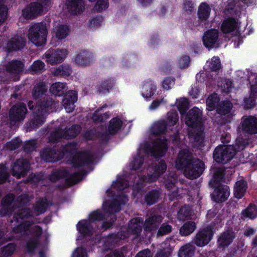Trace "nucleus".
Returning a JSON list of instances; mask_svg holds the SVG:
<instances>
[{"instance_id": "58", "label": "nucleus", "mask_w": 257, "mask_h": 257, "mask_svg": "<svg viewBox=\"0 0 257 257\" xmlns=\"http://www.w3.org/2000/svg\"><path fill=\"white\" fill-rule=\"evenodd\" d=\"M247 145L248 142L246 140L242 137H238L236 139L233 146L235 147L236 152L237 153L243 150Z\"/></svg>"}, {"instance_id": "8", "label": "nucleus", "mask_w": 257, "mask_h": 257, "mask_svg": "<svg viewBox=\"0 0 257 257\" xmlns=\"http://www.w3.org/2000/svg\"><path fill=\"white\" fill-rule=\"evenodd\" d=\"M184 115V121L187 126L197 130L202 128V112L198 107H193Z\"/></svg>"}, {"instance_id": "52", "label": "nucleus", "mask_w": 257, "mask_h": 257, "mask_svg": "<svg viewBox=\"0 0 257 257\" xmlns=\"http://www.w3.org/2000/svg\"><path fill=\"white\" fill-rule=\"evenodd\" d=\"M179 116L177 112L174 110H171L167 113L168 126H174L178 121Z\"/></svg>"}, {"instance_id": "33", "label": "nucleus", "mask_w": 257, "mask_h": 257, "mask_svg": "<svg viewBox=\"0 0 257 257\" xmlns=\"http://www.w3.org/2000/svg\"><path fill=\"white\" fill-rule=\"evenodd\" d=\"M66 83L61 82H55L52 84L49 89L51 93L55 96H63L67 90Z\"/></svg>"}, {"instance_id": "60", "label": "nucleus", "mask_w": 257, "mask_h": 257, "mask_svg": "<svg viewBox=\"0 0 257 257\" xmlns=\"http://www.w3.org/2000/svg\"><path fill=\"white\" fill-rule=\"evenodd\" d=\"M232 119V116L230 114L227 115V116H221L219 120L220 127H223L226 131L230 130L229 123L231 122ZM220 130H221V128H220Z\"/></svg>"}, {"instance_id": "11", "label": "nucleus", "mask_w": 257, "mask_h": 257, "mask_svg": "<svg viewBox=\"0 0 257 257\" xmlns=\"http://www.w3.org/2000/svg\"><path fill=\"white\" fill-rule=\"evenodd\" d=\"M27 112L26 105L19 103L13 106L9 112V119L11 123H15L23 120Z\"/></svg>"}, {"instance_id": "18", "label": "nucleus", "mask_w": 257, "mask_h": 257, "mask_svg": "<svg viewBox=\"0 0 257 257\" xmlns=\"http://www.w3.org/2000/svg\"><path fill=\"white\" fill-rule=\"evenodd\" d=\"M127 201V197L125 195H122L118 197L112 202H110L109 201H105L103 206L104 210L110 213L118 212L120 209V205L124 204Z\"/></svg>"}, {"instance_id": "55", "label": "nucleus", "mask_w": 257, "mask_h": 257, "mask_svg": "<svg viewBox=\"0 0 257 257\" xmlns=\"http://www.w3.org/2000/svg\"><path fill=\"white\" fill-rule=\"evenodd\" d=\"M90 2H94L96 0H89ZM109 6L108 0H97L95 5V10L98 12H101L108 8Z\"/></svg>"}, {"instance_id": "3", "label": "nucleus", "mask_w": 257, "mask_h": 257, "mask_svg": "<svg viewBox=\"0 0 257 257\" xmlns=\"http://www.w3.org/2000/svg\"><path fill=\"white\" fill-rule=\"evenodd\" d=\"M47 34L46 24L42 22L36 23L29 28L28 38L35 46H42L46 44Z\"/></svg>"}, {"instance_id": "6", "label": "nucleus", "mask_w": 257, "mask_h": 257, "mask_svg": "<svg viewBox=\"0 0 257 257\" xmlns=\"http://www.w3.org/2000/svg\"><path fill=\"white\" fill-rule=\"evenodd\" d=\"M51 0H38L28 4L22 10V15L27 20H33L41 16L44 9H47Z\"/></svg>"}, {"instance_id": "7", "label": "nucleus", "mask_w": 257, "mask_h": 257, "mask_svg": "<svg viewBox=\"0 0 257 257\" xmlns=\"http://www.w3.org/2000/svg\"><path fill=\"white\" fill-rule=\"evenodd\" d=\"M86 174L83 169L70 175L66 170H55L50 176V180L55 182L61 178H66V183L68 186H72L81 181Z\"/></svg>"}, {"instance_id": "23", "label": "nucleus", "mask_w": 257, "mask_h": 257, "mask_svg": "<svg viewBox=\"0 0 257 257\" xmlns=\"http://www.w3.org/2000/svg\"><path fill=\"white\" fill-rule=\"evenodd\" d=\"M236 236L232 229H227L222 233L218 237L217 242L219 247L224 248L230 244Z\"/></svg>"}, {"instance_id": "46", "label": "nucleus", "mask_w": 257, "mask_h": 257, "mask_svg": "<svg viewBox=\"0 0 257 257\" xmlns=\"http://www.w3.org/2000/svg\"><path fill=\"white\" fill-rule=\"evenodd\" d=\"M196 228V224L194 221H187L180 228V233L182 235L187 236L193 232Z\"/></svg>"}, {"instance_id": "4", "label": "nucleus", "mask_w": 257, "mask_h": 257, "mask_svg": "<svg viewBox=\"0 0 257 257\" xmlns=\"http://www.w3.org/2000/svg\"><path fill=\"white\" fill-rule=\"evenodd\" d=\"M175 167L183 170L186 177L191 179L199 177L205 169L203 162H175Z\"/></svg>"}, {"instance_id": "48", "label": "nucleus", "mask_w": 257, "mask_h": 257, "mask_svg": "<svg viewBox=\"0 0 257 257\" xmlns=\"http://www.w3.org/2000/svg\"><path fill=\"white\" fill-rule=\"evenodd\" d=\"M69 28L66 25H60L56 30L55 36L59 40L65 39L69 34Z\"/></svg>"}, {"instance_id": "57", "label": "nucleus", "mask_w": 257, "mask_h": 257, "mask_svg": "<svg viewBox=\"0 0 257 257\" xmlns=\"http://www.w3.org/2000/svg\"><path fill=\"white\" fill-rule=\"evenodd\" d=\"M6 0H0V25L7 19L8 9L4 3Z\"/></svg>"}, {"instance_id": "64", "label": "nucleus", "mask_w": 257, "mask_h": 257, "mask_svg": "<svg viewBox=\"0 0 257 257\" xmlns=\"http://www.w3.org/2000/svg\"><path fill=\"white\" fill-rule=\"evenodd\" d=\"M103 20V17L101 15H98L89 20V27L91 29L99 27Z\"/></svg>"}, {"instance_id": "45", "label": "nucleus", "mask_w": 257, "mask_h": 257, "mask_svg": "<svg viewBox=\"0 0 257 257\" xmlns=\"http://www.w3.org/2000/svg\"><path fill=\"white\" fill-rule=\"evenodd\" d=\"M71 73L72 69L70 65L62 64L54 70V75L56 76H60L66 77L70 75Z\"/></svg>"}, {"instance_id": "61", "label": "nucleus", "mask_w": 257, "mask_h": 257, "mask_svg": "<svg viewBox=\"0 0 257 257\" xmlns=\"http://www.w3.org/2000/svg\"><path fill=\"white\" fill-rule=\"evenodd\" d=\"M190 136L192 135L189 134ZM193 136V135H192ZM194 145L197 147H199L202 145L204 140L203 132L202 131H198L193 135Z\"/></svg>"}, {"instance_id": "39", "label": "nucleus", "mask_w": 257, "mask_h": 257, "mask_svg": "<svg viewBox=\"0 0 257 257\" xmlns=\"http://www.w3.org/2000/svg\"><path fill=\"white\" fill-rule=\"evenodd\" d=\"M81 127L79 124H73L68 128L64 131V139H72L75 138L80 133Z\"/></svg>"}, {"instance_id": "54", "label": "nucleus", "mask_w": 257, "mask_h": 257, "mask_svg": "<svg viewBox=\"0 0 257 257\" xmlns=\"http://www.w3.org/2000/svg\"><path fill=\"white\" fill-rule=\"evenodd\" d=\"M47 207V203L46 199H41L36 204L35 210L36 211V214L39 215L44 213Z\"/></svg>"}, {"instance_id": "19", "label": "nucleus", "mask_w": 257, "mask_h": 257, "mask_svg": "<svg viewBox=\"0 0 257 257\" xmlns=\"http://www.w3.org/2000/svg\"><path fill=\"white\" fill-rule=\"evenodd\" d=\"M122 125V121L120 118L118 117L112 118L109 121L107 132L103 133L102 138L106 141H108L109 139V135L111 136L116 135L121 129Z\"/></svg>"}, {"instance_id": "28", "label": "nucleus", "mask_w": 257, "mask_h": 257, "mask_svg": "<svg viewBox=\"0 0 257 257\" xmlns=\"http://www.w3.org/2000/svg\"><path fill=\"white\" fill-rule=\"evenodd\" d=\"M168 123L165 120L158 121L151 127V134L156 136L160 137L166 134Z\"/></svg>"}, {"instance_id": "62", "label": "nucleus", "mask_w": 257, "mask_h": 257, "mask_svg": "<svg viewBox=\"0 0 257 257\" xmlns=\"http://www.w3.org/2000/svg\"><path fill=\"white\" fill-rule=\"evenodd\" d=\"M101 108L99 109H98L93 114V119L94 121L97 122H103L105 119H106L109 115L107 112H105L103 114H99L98 112L100 110H101Z\"/></svg>"}, {"instance_id": "9", "label": "nucleus", "mask_w": 257, "mask_h": 257, "mask_svg": "<svg viewBox=\"0 0 257 257\" xmlns=\"http://www.w3.org/2000/svg\"><path fill=\"white\" fill-rule=\"evenodd\" d=\"M237 154L233 145H219L214 150V161H231Z\"/></svg>"}, {"instance_id": "26", "label": "nucleus", "mask_w": 257, "mask_h": 257, "mask_svg": "<svg viewBox=\"0 0 257 257\" xmlns=\"http://www.w3.org/2000/svg\"><path fill=\"white\" fill-rule=\"evenodd\" d=\"M40 157L42 161H61L62 157L58 154V152L54 148L46 147L40 152Z\"/></svg>"}, {"instance_id": "16", "label": "nucleus", "mask_w": 257, "mask_h": 257, "mask_svg": "<svg viewBox=\"0 0 257 257\" xmlns=\"http://www.w3.org/2000/svg\"><path fill=\"white\" fill-rule=\"evenodd\" d=\"M218 30L212 29L206 31L202 37V42L204 46L208 49L214 47H217L215 45L218 39Z\"/></svg>"}, {"instance_id": "49", "label": "nucleus", "mask_w": 257, "mask_h": 257, "mask_svg": "<svg viewBox=\"0 0 257 257\" xmlns=\"http://www.w3.org/2000/svg\"><path fill=\"white\" fill-rule=\"evenodd\" d=\"M257 216V209L255 205H250L242 212V218H253Z\"/></svg>"}, {"instance_id": "27", "label": "nucleus", "mask_w": 257, "mask_h": 257, "mask_svg": "<svg viewBox=\"0 0 257 257\" xmlns=\"http://www.w3.org/2000/svg\"><path fill=\"white\" fill-rule=\"evenodd\" d=\"M143 220L141 218H133L130 221L127 232L130 235H134L135 237L141 235L142 232V225Z\"/></svg>"}, {"instance_id": "37", "label": "nucleus", "mask_w": 257, "mask_h": 257, "mask_svg": "<svg viewBox=\"0 0 257 257\" xmlns=\"http://www.w3.org/2000/svg\"><path fill=\"white\" fill-rule=\"evenodd\" d=\"M40 244L38 238H29L25 244L26 252L28 254H34Z\"/></svg>"}, {"instance_id": "22", "label": "nucleus", "mask_w": 257, "mask_h": 257, "mask_svg": "<svg viewBox=\"0 0 257 257\" xmlns=\"http://www.w3.org/2000/svg\"><path fill=\"white\" fill-rule=\"evenodd\" d=\"M66 5L68 12L72 15L81 14L85 9L83 0H66Z\"/></svg>"}, {"instance_id": "53", "label": "nucleus", "mask_w": 257, "mask_h": 257, "mask_svg": "<svg viewBox=\"0 0 257 257\" xmlns=\"http://www.w3.org/2000/svg\"><path fill=\"white\" fill-rule=\"evenodd\" d=\"M37 147L36 141L35 140H30L25 142L23 148L24 152L28 154L35 151Z\"/></svg>"}, {"instance_id": "30", "label": "nucleus", "mask_w": 257, "mask_h": 257, "mask_svg": "<svg viewBox=\"0 0 257 257\" xmlns=\"http://www.w3.org/2000/svg\"><path fill=\"white\" fill-rule=\"evenodd\" d=\"M156 90L157 87L154 82L151 80H148L144 82L142 95L146 99L150 98L154 95Z\"/></svg>"}, {"instance_id": "14", "label": "nucleus", "mask_w": 257, "mask_h": 257, "mask_svg": "<svg viewBox=\"0 0 257 257\" xmlns=\"http://www.w3.org/2000/svg\"><path fill=\"white\" fill-rule=\"evenodd\" d=\"M241 130L245 134L252 135L257 134V118L249 115L242 120Z\"/></svg>"}, {"instance_id": "35", "label": "nucleus", "mask_w": 257, "mask_h": 257, "mask_svg": "<svg viewBox=\"0 0 257 257\" xmlns=\"http://www.w3.org/2000/svg\"><path fill=\"white\" fill-rule=\"evenodd\" d=\"M211 8L206 2H202L198 8V16L201 21H207L210 15Z\"/></svg>"}, {"instance_id": "63", "label": "nucleus", "mask_w": 257, "mask_h": 257, "mask_svg": "<svg viewBox=\"0 0 257 257\" xmlns=\"http://www.w3.org/2000/svg\"><path fill=\"white\" fill-rule=\"evenodd\" d=\"M159 197V193L157 191H153L149 193L146 197V201L148 204L152 205L155 203Z\"/></svg>"}, {"instance_id": "29", "label": "nucleus", "mask_w": 257, "mask_h": 257, "mask_svg": "<svg viewBox=\"0 0 257 257\" xmlns=\"http://www.w3.org/2000/svg\"><path fill=\"white\" fill-rule=\"evenodd\" d=\"M237 22L235 18L228 17L222 22L220 29L224 34H229L235 31L237 27Z\"/></svg>"}, {"instance_id": "1", "label": "nucleus", "mask_w": 257, "mask_h": 257, "mask_svg": "<svg viewBox=\"0 0 257 257\" xmlns=\"http://www.w3.org/2000/svg\"><path fill=\"white\" fill-rule=\"evenodd\" d=\"M47 91V87L44 82L37 83L33 89V97L38 101L35 104L31 101L28 103L29 109L33 110V117L26 124L27 132L42 126L45 122L46 114L55 110L56 103L52 98L45 95Z\"/></svg>"}, {"instance_id": "31", "label": "nucleus", "mask_w": 257, "mask_h": 257, "mask_svg": "<svg viewBox=\"0 0 257 257\" xmlns=\"http://www.w3.org/2000/svg\"><path fill=\"white\" fill-rule=\"evenodd\" d=\"M91 58V54L87 51L78 53L75 57V63L81 66L86 67L89 65Z\"/></svg>"}, {"instance_id": "25", "label": "nucleus", "mask_w": 257, "mask_h": 257, "mask_svg": "<svg viewBox=\"0 0 257 257\" xmlns=\"http://www.w3.org/2000/svg\"><path fill=\"white\" fill-rule=\"evenodd\" d=\"M166 165L165 162H155L152 164V168L154 171V174L151 175L148 178L146 177L145 181L152 182L156 181L158 176L163 174L166 170Z\"/></svg>"}, {"instance_id": "40", "label": "nucleus", "mask_w": 257, "mask_h": 257, "mask_svg": "<svg viewBox=\"0 0 257 257\" xmlns=\"http://www.w3.org/2000/svg\"><path fill=\"white\" fill-rule=\"evenodd\" d=\"M33 214L29 208H20L13 217L14 221L17 222L21 221V220L28 218L30 216H33Z\"/></svg>"}, {"instance_id": "38", "label": "nucleus", "mask_w": 257, "mask_h": 257, "mask_svg": "<svg viewBox=\"0 0 257 257\" xmlns=\"http://www.w3.org/2000/svg\"><path fill=\"white\" fill-rule=\"evenodd\" d=\"M233 107V104L229 100L221 101L217 107V112L222 115L226 116L225 115L230 113Z\"/></svg>"}, {"instance_id": "59", "label": "nucleus", "mask_w": 257, "mask_h": 257, "mask_svg": "<svg viewBox=\"0 0 257 257\" xmlns=\"http://www.w3.org/2000/svg\"><path fill=\"white\" fill-rule=\"evenodd\" d=\"M209 67L211 71L217 72L221 68L220 59L217 56H214L209 64Z\"/></svg>"}, {"instance_id": "12", "label": "nucleus", "mask_w": 257, "mask_h": 257, "mask_svg": "<svg viewBox=\"0 0 257 257\" xmlns=\"http://www.w3.org/2000/svg\"><path fill=\"white\" fill-rule=\"evenodd\" d=\"M68 52L66 49H49L45 54L46 61L51 65L60 63L64 60Z\"/></svg>"}, {"instance_id": "41", "label": "nucleus", "mask_w": 257, "mask_h": 257, "mask_svg": "<svg viewBox=\"0 0 257 257\" xmlns=\"http://www.w3.org/2000/svg\"><path fill=\"white\" fill-rule=\"evenodd\" d=\"M246 190V183L243 180L237 181L234 187V195L236 198H241Z\"/></svg>"}, {"instance_id": "34", "label": "nucleus", "mask_w": 257, "mask_h": 257, "mask_svg": "<svg viewBox=\"0 0 257 257\" xmlns=\"http://www.w3.org/2000/svg\"><path fill=\"white\" fill-rule=\"evenodd\" d=\"M115 83V80L112 78H108L102 81L98 86L97 91L100 94H104L110 91Z\"/></svg>"}, {"instance_id": "24", "label": "nucleus", "mask_w": 257, "mask_h": 257, "mask_svg": "<svg viewBox=\"0 0 257 257\" xmlns=\"http://www.w3.org/2000/svg\"><path fill=\"white\" fill-rule=\"evenodd\" d=\"M162 219L161 215L157 214L147 216L144 223V230L149 231L156 230L162 222Z\"/></svg>"}, {"instance_id": "56", "label": "nucleus", "mask_w": 257, "mask_h": 257, "mask_svg": "<svg viewBox=\"0 0 257 257\" xmlns=\"http://www.w3.org/2000/svg\"><path fill=\"white\" fill-rule=\"evenodd\" d=\"M188 100L185 98L181 99L178 103L177 106L178 109L182 117L184 114L187 113V111L188 109Z\"/></svg>"}, {"instance_id": "17", "label": "nucleus", "mask_w": 257, "mask_h": 257, "mask_svg": "<svg viewBox=\"0 0 257 257\" xmlns=\"http://www.w3.org/2000/svg\"><path fill=\"white\" fill-rule=\"evenodd\" d=\"M16 206L19 207L17 199L14 200V197L13 194H8L3 199V208L0 209V214L1 215H6L11 213L12 211L15 210Z\"/></svg>"}, {"instance_id": "15", "label": "nucleus", "mask_w": 257, "mask_h": 257, "mask_svg": "<svg viewBox=\"0 0 257 257\" xmlns=\"http://www.w3.org/2000/svg\"><path fill=\"white\" fill-rule=\"evenodd\" d=\"M26 41L25 38L16 36L11 38L7 42L6 51L10 53L21 50L25 46Z\"/></svg>"}, {"instance_id": "42", "label": "nucleus", "mask_w": 257, "mask_h": 257, "mask_svg": "<svg viewBox=\"0 0 257 257\" xmlns=\"http://www.w3.org/2000/svg\"><path fill=\"white\" fill-rule=\"evenodd\" d=\"M175 161H195L192 153L189 149H181L178 154V158ZM195 161H201L197 158Z\"/></svg>"}, {"instance_id": "5", "label": "nucleus", "mask_w": 257, "mask_h": 257, "mask_svg": "<svg viewBox=\"0 0 257 257\" xmlns=\"http://www.w3.org/2000/svg\"><path fill=\"white\" fill-rule=\"evenodd\" d=\"M167 140L166 137L158 138L153 143V146L148 143L145 144L144 152L146 155L159 159L166 153L167 149Z\"/></svg>"}, {"instance_id": "47", "label": "nucleus", "mask_w": 257, "mask_h": 257, "mask_svg": "<svg viewBox=\"0 0 257 257\" xmlns=\"http://www.w3.org/2000/svg\"><path fill=\"white\" fill-rule=\"evenodd\" d=\"M34 223V222L33 221H25L18 225L17 226L14 227L13 231L14 232L19 233L22 235H25L29 227Z\"/></svg>"}, {"instance_id": "13", "label": "nucleus", "mask_w": 257, "mask_h": 257, "mask_svg": "<svg viewBox=\"0 0 257 257\" xmlns=\"http://www.w3.org/2000/svg\"><path fill=\"white\" fill-rule=\"evenodd\" d=\"M213 235L212 229L207 226L200 229L193 238L194 243L198 246H203L207 244L211 240Z\"/></svg>"}, {"instance_id": "20", "label": "nucleus", "mask_w": 257, "mask_h": 257, "mask_svg": "<svg viewBox=\"0 0 257 257\" xmlns=\"http://www.w3.org/2000/svg\"><path fill=\"white\" fill-rule=\"evenodd\" d=\"M77 100V92L75 90H69L63 95L62 104L68 112H72L75 108V103Z\"/></svg>"}, {"instance_id": "51", "label": "nucleus", "mask_w": 257, "mask_h": 257, "mask_svg": "<svg viewBox=\"0 0 257 257\" xmlns=\"http://www.w3.org/2000/svg\"><path fill=\"white\" fill-rule=\"evenodd\" d=\"M22 143V140L19 138H16L7 142L5 145V148L7 150L14 151L18 149Z\"/></svg>"}, {"instance_id": "21", "label": "nucleus", "mask_w": 257, "mask_h": 257, "mask_svg": "<svg viewBox=\"0 0 257 257\" xmlns=\"http://www.w3.org/2000/svg\"><path fill=\"white\" fill-rule=\"evenodd\" d=\"M28 162H15L11 169V173L18 178L25 177L30 170Z\"/></svg>"}, {"instance_id": "44", "label": "nucleus", "mask_w": 257, "mask_h": 257, "mask_svg": "<svg viewBox=\"0 0 257 257\" xmlns=\"http://www.w3.org/2000/svg\"><path fill=\"white\" fill-rule=\"evenodd\" d=\"M220 98L217 93H214L210 94L206 99V105L210 111L216 109L218 106Z\"/></svg>"}, {"instance_id": "43", "label": "nucleus", "mask_w": 257, "mask_h": 257, "mask_svg": "<svg viewBox=\"0 0 257 257\" xmlns=\"http://www.w3.org/2000/svg\"><path fill=\"white\" fill-rule=\"evenodd\" d=\"M62 139H64V131L58 127L50 134L49 142L51 143L57 144L60 142Z\"/></svg>"}, {"instance_id": "10", "label": "nucleus", "mask_w": 257, "mask_h": 257, "mask_svg": "<svg viewBox=\"0 0 257 257\" xmlns=\"http://www.w3.org/2000/svg\"><path fill=\"white\" fill-rule=\"evenodd\" d=\"M102 218V215L99 211H94L90 215L89 221L83 220L78 223V229L84 235L89 236L93 232L92 225L90 224V221H99Z\"/></svg>"}, {"instance_id": "32", "label": "nucleus", "mask_w": 257, "mask_h": 257, "mask_svg": "<svg viewBox=\"0 0 257 257\" xmlns=\"http://www.w3.org/2000/svg\"><path fill=\"white\" fill-rule=\"evenodd\" d=\"M24 64L18 60H13L9 62L6 66L7 72L10 73H19L23 71Z\"/></svg>"}, {"instance_id": "50", "label": "nucleus", "mask_w": 257, "mask_h": 257, "mask_svg": "<svg viewBox=\"0 0 257 257\" xmlns=\"http://www.w3.org/2000/svg\"><path fill=\"white\" fill-rule=\"evenodd\" d=\"M191 215V209L189 206L185 205L181 207L177 214L178 219L180 220H184Z\"/></svg>"}, {"instance_id": "2", "label": "nucleus", "mask_w": 257, "mask_h": 257, "mask_svg": "<svg viewBox=\"0 0 257 257\" xmlns=\"http://www.w3.org/2000/svg\"><path fill=\"white\" fill-rule=\"evenodd\" d=\"M225 168L222 167L221 162H216L211 166L212 178L209 182V186L215 188L211 194L212 199L216 202H223L228 198L230 192L227 186L219 185L223 181L225 175Z\"/></svg>"}, {"instance_id": "36", "label": "nucleus", "mask_w": 257, "mask_h": 257, "mask_svg": "<svg viewBox=\"0 0 257 257\" xmlns=\"http://www.w3.org/2000/svg\"><path fill=\"white\" fill-rule=\"evenodd\" d=\"M196 249L195 246L190 243L182 246L178 251V257H192Z\"/></svg>"}]
</instances>
